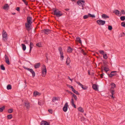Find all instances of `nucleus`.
<instances>
[{
  "label": "nucleus",
  "instance_id": "39",
  "mask_svg": "<svg viewBox=\"0 0 125 125\" xmlns=\"http://www.w3.org/2000/svg\"><path fill=\"white\" fill-rule=\"evenodd\" d=\"M88 15H89V17L92 18H95V16L94 15H92L90 13H88Z\"/></svg>",
  "mask_w": 125,
  "mask_h": 125
},
{
  "label": "nucleus",
  "instance_id": "7",
  "mask_svg": "<svg viewBox=\"0 0 125 125\" xmlns=\"http://www.w3.org/2000/svg\"><path fill=\"white\" fill-rule=\"evenodd\" d=\"M76 83L79 85H80L81 87L83 89L86 90L88 88V87L85 85H83L81 83L79 82H76Z\"/></svg>",
  "mask_w": 125,
  "mask_h": 125
},
{
  "label": "nucleus",
  "instance_id": "36",
  "mask_svg": "<svg viewBox=\"0 0 125 125\" xmlns=\"http://www.w3.org/2000/svg\"><path fill=\"white\" fill-rule=\"evenodd\" d=\"M72 95L74 97L75 100V101H77V97L76 96V95H75L74 94H73Z\"/></svg>",
  "mask_w": 125,
  "mask_h": 125
},
{
  "label": "nucleus",
  "instance_id": "5",
  "mask_svg": "<svg viewBox=\"0 0 125 125\" xmlns=\"http://www.w3.org/2000/svg\"><path fill=\"white\" fill-rule=\"evenodd\" d=\"M96 22L100 25H103L105 24V21L101 20H98L96 21Z\"/></svg>",
  "mask_w": 125,
  "mask_h": 125
},
{
  "label": "nucleus",
  "instance_id": "35",
  "mask_svg": "<svg viewBox=\"0 0 125 125\" xmlns=\"http://www.w3.org/2000/svg\"><path fill=\"white\" fill-rule=\"evenodd\" d=\"M104 70L107 73V72L109 70V69L108 68H107L106 67H104Z\"/></svg>",
  "mask_w": 125,
  "mask_h": 125
},
{
  "label": "nucleus",
  "instance_id": "23",
  "mask_svg": "<svg viewBox=\"0 0 125 125\" xmlns=\"http://www.w3.org/2000/svg\"><path fill=\"white\" fill-rule=\"evenodd\" d=\"M101 16L102 18H109V17L106 14H102Z\"/></svg>",
  "mask_w": 125,
  "mask_h": 125
},
{
  "label": "nucleus",
  "instance_id": "6",
  "mask_svg": "<svg viewBox=\"0 0 125 125\" xmlns=\"http://www.w3.org/2000/svg\"><path fill=\"white\" fill-rule=\"evenodd\" d=\"M42 31L44 32L45 34L48 35L51 33V31L48 29H44L42 30Z\"/></svg>",
  "mask_w": 125,
  "mask_h": 125
},
{
  "label": "nucleus",
  "instance_id": "50",
  "mask_svg": "<svg viewBox=\"0 0 125 125\" xmlns=\"http://www.w3.org/2000/svg\"><path fill=\"white\" fill-rule=\"evenodd\" d=\"M81 52L83 54V55H86V53L84 52V51L83 49L82 50Z\"/></svg>",
  "mask_w": 125,
  "mask_h": 125
},
{
  "label": "nucleus",
  "instance_id": "47",
  "mask_svg": "<svg viewBox=\"0 0 125 125\" xmlns=\"http://www.w3.org/2000/svg\"><path fill=\"white\" fill-rule=\"evenodd\" d=\"M99 52L101 54L103 55L104 54V52L103 51L101 50L99 51Z\"/></svg>",
  "mask_w": 125,
  "mask_h": 125
},
{
  "label": "nucleus",
  "instance_id": "38",
  "mask_svg": "<svg viewBox=\"0 0 125 125\" xmlns=\"http://www.w3.org/2000/svg\"><path fill=\"white\" fill-rule=\"evenodd\" d=\"M103 56V58L105 59H106L108 58L107 54L106 53L104 54Z\"/></svg>",
  "mask_w": 125,
  "mask_h": 125
},
{
  "label": "nucleus",
  "instance_id": "60",
  "mask_svg": "<svg viewBox=\"0 0 125 125\" xmlns=\"http://www.w3.org/2000/svg\"><path fill=\"white\" fill-rule=\"evenodd\" d=\"M46 63H47L48 62V58L47 57H46Z\"/></svg>",
  "mask_w": 125,
  "mask_h": 125
},
{
  "label": "nucleus",
  "instance_id": "28",
  "mask_svg": "<svg viewBox=\"0 0 125 125\" xmlns=\"http://www.w3.org/2000/svg\"><path fill=\"white\" fill-rule=\"evenodd\" d=\"M36 45L39 47H42V44L41 42L37 43L36 44Z\"/></svg>",
  "mask_w": 125,
  "mask_h": 125
},
{
  "label": "nucleus",
  "instance_id": "15",
  "mask_svg": "<svg viewBox=\"0 0 125 125\" xmlns=\"http://www.w3.org/2000/svg\"><path fill=\"white\" fill-rule=\"evenodd\" d=\"M73 49L71 48L70 46H69L67 49V52L69 53H71Z\"/></svg>",
  "mask_w": 125,
  "mask_h": 125
},
{
  "label": "nucleus",
  "instance_id": "2",
  "mask_svg": "<svg viewBox=\"0 0 125 125\" xmlns=\"http://www.w3.org/2000/svg\"><path fill=\"white\" fill-rule=\"evenodd\" d=\"M52 10L54 12V15H56L57 17H60L63 15L61 12L58 10H55L54 8H53Z\"/></svg>",
  "mask_w": 125,
  "mask_h": 125
},
{
  "label": "nucleus",
  "instance_id": "46",
  "mask_svg": "<svg viewBox=\"0 0 125 125\" xmlns=\"http://www.w3.org/2000/svg\"><path fill=\"white\" fill-rule=\"evenodd\" d=\"M13 110L12 109H10L8 110V113H12V112H13Z\"/></svg>",
  "mask_w": 125,
  "mask_h": 125
},
{
  "label": "nucleus",
  "instance_id": "61",
  "mask_svg": "<svg viewBox=\"0 0 125 125\" xmlns=\"http://www.w3.org/2000/svg\"><path fill=\"white\" fill-rule=\"evenodd\" d=\"M68 78L71 81H72L73 80V79H71L70 78V77L69 76L68 77Z\"/></svg>",
  "mask_w": 125,
  "mask_h": 125
},
{
  "label": "nucleus",
  "instance_id": "20",
  "mask_svg": "<svg viewBox=\"0 0 125 125\" xmlns=\"http://www.w3.org/2000/svg\"><path fill=\"white\" fill-rule=\"evenodd\" d=\"M93 89L95 90H98V87L96 84H94L92 86Z\"/></svg>",
  "mask_w": 125,
  "mask_h": 125
},
{
  "label": "nucleus",
  "instance_id": "40",
  "mask_svg": "<svg viewBox=\"0 0 125 125\" xmlns=\"http://www.w3.org/2000/svg\"><path fill=\"white\" fill-rule=\"evenodd\" d=\"M7 118L8 119H10L12 117V115L10 114L8 115L7 116Z\"/></svg>",
  "mask_w": 125,
  "mask_h": 125
},
{
  "label": "nucleus",
  "instance_id": "53",
  "mask_svg": "<svg viewBox=\"0 0 125 125\" xmlns=\"http://www.w3.org/2000/svg\"><path fill=\"white\" fill-rule=\"evenodd\" d=\"M64 57L63 55L60 56V58L61 60L62 61L63 60Z\"/></svg>",
  "mask_w": 125,
  "mask_h": 125
},
{
  "label": "nucleus",
  "instance_id": "41",
  "mask_svg": "<svg viewBox=\"0 0 125 125\" xmlns=\"http://www.w3.org/2000/svg\"><path fill=\"white\" fill-rule=\"evenodd\" d=\"M121 25L122 26L125 27V22H123L121 23Z\"/></svg>",
  "mask_w": 125,
  "mask_h": 125
},
{
  "label": "nucleus",
  "instance_id": "42",
  "mask_svg": "<svg viewBox=\"0 0 125 125\" xmlns=\"http://www.w3.org/2000/svg\"><path fill=\"white\" fill-rule=\"evenodd\" d=\"M73 92L77 95H79L80 94L79 93H78L77 91L75 90H74Z\"/></svg>",
  "mask_w": 125,
  "mask_h": 125
},
{
  "label": "nucleus",
  "instance_id": "27",
  "mask_svg": "<svg viewBox=\"0 0 125 125\" xmlns=\"http://www.w3.org/2000/svg\"><path fill=\"white\" fill-rule=\"evenodd\" d=\"M24 104H25V106L26 107L27 109H28L30 107L29 104L27 102H25Z\"/></svg>",
  "mask_w": 125,
  "mask_h": 125
},
{
  "label": "nucleus",
  "instance_id": "52",
  "mask_svg": "<svg viewBox=\"0 0 125 125\" xmlns=\"http://www.w3.org/2000/svg\"><path fill=\"white\" fill-rule=\"evenodd\" d=\"M121 13L123 14H125V11L123 10H121Z\"/></svg>",
  "mask_w": 125,
  "mask_h": 125
},
{
  "label": "nucleus",
  "instance_id": "48",
  "mask_svg": "<svg viewBox=\"0 0 125 125\" xmlns=\"http://www.w3.org/2000/svg\"><path fill=\"white\" fill-rule=\"evenodd\" d=\"M23 42L25 43L26 44H29V42L28 40H25Z\"/></svg>",
  "mask_w": 125,
  "mask_h": 125
},
{
  "label": "nucleus",
  "instance_id": "64",
  "mask_svg": "<svg viewBox=\"0 0 125 125\" xmlns=\"http://www.w3.org/2000/svg\"><path fill=\"white\" fill-rule=\"evenodd\" d=\"M31 49H32L30 48V49L29 52V53H31Z\"/></svg>",
  "mask_w": 125,
  "mask_h": 125
},
{
  "label": "nucleus",
  "instance_id": "32",
  "mask_svg": "<svg viewBox=\"0 0 125 125\" xmlns=\"http://www.w3.org/2000/svg\"><path fill=\"white\" fill-rule=\"evenodd\" d=\"M5 107L4 106H3L1 107L0 108V112H2L3 110L5 109Z\"/></svg>",
  "mask_w": 125,
  "mask_h": 125
},
{
  "label": "nucleus",
  "instance_id": "16",
  "mask_svg": "<svg viewBox=\"0 0 125 125\" xmlns=\"http://www.w3.org/2000/svg\"><path fill=\"white\" fill-rule=\"evenodd\" d=\"M40 63H38L35 64L34 65V67L35 68L37 69L40 67Z\"/></svg>",
  "mask_w": 125,
  "mask_h": 125
},
{
  "label": "nucleus",
  "instance_id": "62",
  "mask_svg": "<svg viewBox=\"0 0 125 125\" xmlns=\"http://www.w3.org/2000/svg\"><path fill=\"white\" fill-rule=\"evenodd\" d=\"M111 73H116L117 72L116 71H112L111 72Z\"/></svg>",
  "mask_w": 125,
  "mask_h": 125
},
{
  "label": "nucleus",
  "instance_id": "9",
  "mask_svg": "<svg viewBox=\"0 0 125 125\" xmlns=\"http://www.w3.org/2000/svg\"><path fill=\"white\" fill-rule=\"evenodd\" d=\"M44 68L42 69V74L43 75H42V76H45V75L46 74L47 72L46 69L45 65H44Z\"/></svg>",
  "mask_w": 125,
  "mask_h": 125
},
{
  "label": "nucleus",
  "instance_id": "43",
  "mask_svg": "<svg viewBox=\"0 0 125 125\" xmlns=\"http://www.w3.org/2000/svg\"><path fill=\"white\" fill-rule=\"evenodd\" d=\"M108 29L109 30H111L112 29V27L111 25H109L108 26Z\"/></svg>",
  "mask_w": 125,
  "mask_h": 125
},
{
  "label": "nucleus",
  "instance_id": "55",
  "mask_svg": "<svg viewBox=\"0 0 125 125\" xmlns=\"http://www.w3.org/2000/svg\"><path fill=\"white\" fill-rule=\"evenodd\" d=\"M17 11H19L20 10V8L19 7H17L16 9Z\"/></svg>",
  "mask_w": 125,
  "mask_h": 125
},
{
  "label": "nucleus",
  "instance_id": "25",
  "mask_svg": "<svg viewBox=\"0 0 125 125\" xmlns=\"http://www.w3.org/2000/svg\"><path fill=\"white\" fill-rule=\"evenodd\" d=\"M76 40L77 42H78L80 43H82L81 40L80 38L77 37L76 38Z\"/></svg>",
  "mask_w": 125,
  "mask_h": 125
},
{
  "label": "nucleus",
  "instance_id": "11",
  "mask_svg": "<svg viewBox=\"0 0 125 125\" xmlns=\"http://www.w3.org/2000/svg\"><path fill=\"white\" fill-rule=\"evenodd\" d=\"M41 125H50V124L46 121H42L41 123Z\"/></svg>",
  "mask_w": 125,
  "mask_h": 125
},
{
  "label": "nucleus",
  "instance_id": "22",
  "mask_svg": "<svg viewBox=\"0 0 125 125\" xmlns=\"http://www.w3.org/2000/svg\"><path fill=\"white\" fill-rule=\"evenodd\" d=\"M21 46L23 50V51H25L26 49V47L25 44H24L22 43L21 44Z\"/></svg>",
  "mask_w": 125,
  "mask_h": 125
},
{
  "label": "nucleus",
  "instance_id": "33",
  "mask_svg": "<svg viewBox=\"0 0 125 125\" xmlns=\"http://www.w3.org/2000/svg\"><path fill=\"white\" fill-rule=\"evenodd\" d=\"M0 69L1 70H5V68L3 64L1 65H0Z\"/></svg>",
  "mask_w": 125,
  "mask_h": 125
},
{
  "label": "nucleus",
  "instance_id": "4",
  "mask_svg": "<svg viewBox=\"0 0 125 125\" xmlns=\"http://www.w3.org/2000/svg\"><path fill=\"white\" fill-rule=\"evenodd\" d=\"M2 40L4 41H6L8 39V37L6 32L3 30L2 33Z\"/></svg>",
  "mask_w": 125,
  "mask_h": 125
},
{
  "label": "nucleus",
  "instance_id": "56",
  "mask_svg": "<svg viewBox=\"0 0 125 125\" xmlns=\"http://www.w3.org/2000/svg\"><path fill=\"white\" fill-rule=\"evenodd\" d=\"M104 74L103 73L101 74L100 75V77L102 78H103V76L104 75Z\"/></svg>",
  "mask_w": 125,
  "mask_h": 125
},
{
  "label": "nucleus",
  "instance_id": "29",
  "mask_svg": "<svg viewBox=\"0 0 125 125\" xmlns=\"http://www.w3.org/2000/svg\"><path fill=\"white\" fill-rule=\"evenodd\" d=\"M111 89L114 88L116 86L115 84L113 83H111Z\"/></svg>",
  "mask_w": 125,
  "mask_h": 125
},
{
  "label": "nucleus",
  "instance_id": "1",
  "mask_svg": "<svg viewBox=\"0 0 125 125\" xmlns=\"http://www.w3.org/2000/svg\"><path fill=\"white\" fill-rule=\"evenodd\" d=\"M27 23H25V27L26 30L28 31H30L31 29V26L32 23V17H31L28 16L27 18Z\"/></svg>",
  "mask_w": 125,
  "mask_h": 125
},
{
  "label": "nucleus",
  "instance_id": "54",
  "mask_svg": "<svg viewBox=\"0 0 125 125\" xmlns=\"http://www.w3.org/2000/svg\"><path fill=\"white\" fill-rule=\"evenodd\" d=\"M66 91L68 92V93H70V94H73V93L72 92L69 91V90H66Z\"/></svg>",
  "mask_w": 125,
  "mask_h": 125
},
{
  "label": "nucleus",
  "instance_id": "17",
  "mask_svg": "<svg viewBox=\"0 0 125 125\" xmlns=\"http://www.w3.org/2000/svg\"><path fill=\"white\" fill-rule=\"evenodd\" d=\"M71 60L70 58L68 56L66 59V63L67 65H68L70 62Z\"/></svg>",
  "mask_w": 125,
  "mask_h": 125
},
{
  "label": "nucleus",
  "instance_id": "59",
  "mask_svg": "<svg viewBox=\"0 0 125 125\" xmlns=\"http://www.w3.org/2000/svg\"><path fill=\"white\" fill-rule=\"evenodd\" d=\"M67 86L69 87V88H71V86H72L71 85H69V84H67Z\"/></svg>",
  "mask_w": 125,
  "mask_h": 125
},
{
  "label": "nucleus",
  "instance_id": "26",
  "mask_svg": "<svg viewBox=\"0 0 125 125\" xmlns=\"http://www.w3.org/2000/svg\"><path fill=\"white\" fill-rule=\"evenodd\" d=\"M78 111L81 112L83 113L84 112V110L83 108L81 107H80L78 108Z\"/></svg>",
  "mask_w": 125,
  "mask_h": 125
},
{
  "label": "nucleus",
  "instance_id": "30",
  "mask_svg": "<svg viewBox=\"0 0 125 125\" xmlns=\"http://www.w3.org/2000/svg\"><path fill=\"white\" fill-rule=\"evenodd\" d=\"M7 89L8 90H10L11 89V85L10 84H9L7 86Z\"/></svg>",
  "mask_w": 125,
  "mask_h": 125
},
{
  "label": "nucleus",
  "instance_id": "45",
  "mask_svg": "<svg viewBox=\"0 0 125 125\" xmlns=\"http://www.w3.org/2000/svg\"><path fill=\"white\" fill-rule=\"evenodd\" d=\"M110 93H111L112 95H114V90L111 89L110 90Z\"/></svg>",
  "mask_w": 125,
  "mask_h": 125
},
{
  "label": "nucleus",
  "instance_id": "58",
  "mask_svg": "<svg viewBox=\"0 0 125 125\" xmlns=\"http://www.w3.org/2000/svg\"><path fill=\"white\" fill-rule=\"evenodd\" d=\"M33 46V43L32 42H30V46Z\"/></svg>",
  "mask_w": 125,
  "mask_h": 125
},
{
  "label": "nucleus",
  "instance_id": "18",
  "mask_svg": "<svg viewBox=\"0 0 125 125\" xmlns=\"http://www.w3.org/2000/svg\"><path fill=\"white\" fill-rule=\"evenodd\" d=\"M59 97H53L52 99V101L53 102H54L56 100H59Z\"/></svg>",
  "mask_w": 125,
  "mask_h": 125
},
{
  "label": "nucleus",
  "instance_id": "49",
  "mask_svg": "<svg viewBox=\"0 0 125 125\" xmlns=\"http://www.w3.org/2000/svg\"><path fill=\"white\" fill-rule=\"evenodd\" d=\"M22 1L24 2L25 4L27 6L28 5V3L27 2L26 0H22Z\"/></svg>",
  "mask_w": 125,
  "mask_h": 125
},
{
  "label": "nucleus",
  "instance_id": "51",
  "mask_svg": "<svg viewBox=\"0 0 125 125\" xmlns=\"http://www.w3.org/2000/svg\"><path fill=\"white\" fill-rule=\"evenodd\" d=\"M48 111L51 114H52L53 113V111L51 109H48Z\"/></svg>",
  "mask_w": 125,
  "mask_h": 125
},
{
  "label": "nucleus",
  "instance_id": "24",
  "mask_svg": "<svg viewBox=\"0 0 125 125\" xmlns=\"http://www.w3.org/2000/svg\"><path fill=\"white\" fill-rule=\"evenodd\" d=\"M9 7V5L8 4H5L3 7V9L4 10H6Z\"/></svg>",
  "mask_w": 125,
  "mask_h": 125
},
{
  "label": "nucleus",
  "instance_id": "8",
  "mask_svg": "<svg viewBox=\"0 0 125 125\" xmlns=\"http://www.w3.org/2000/svg\"><path fill=\"white\" fill-rule=\"evenodd\" d=\"M68 107V103L67 102H66L62 109L63 111L65 112H66L67 110Z\"/></svg>",
  "mask_w": 125,
  "mask_h": 125
},
{
  "label": "nucleus",
  "instance_id": "31",
  "mask_svg": "<svg viewBox=\"0 0 125 125\" xmlns=\"http://www.w3.org/2000/svg\"><path fill=\"white\" fill-rule=\"evenodd\" d=\"M89 17V16L88 14L87 15H84L83 16V18L84 19H85L88 18Z\"/></svg>",
  "mask_w": 125,
  "mask_h": 125
},
{
  "label": "nucleus",
  "instance_id": "10",
  "mask_svg": "<svg viewBox=\"0 0 125 125\" xmlns=\"http://www.w3.org/2000/svg\"><path fill=\"white\" fill-rule=\"evenodd\" d=\"M5 62L8 64H10V62L8 56L5 54Z\"/></svg>",
  "mask_w": 125,
  "mask_h": 125
},
{
  "label": "nucleus",
  "instance_id": "14",
  "mask_svg": "<svg viewBox=\"0 0 125 125\" xmlns=\"http://www.w3.org/2000/svg\"><path fill=\"white\" fill-rule=\"evenodd\" d=\"M117 74L116 73H111V72L110 74H108V75L109 77L111 78L113 76L116 75Z\"/></svg>",
  "mask_w": 125,
  "mask_h": 125
},
{
  "label": "nucleus",
  "instance_id": "21",
  "mask_svg": "<svg viewBox=\"0 0 125 125\" xmlns=\"http://www.w3.org/2000/svg\"><path fill=\"white\" fill-rule=\"evenodd\" d=\"M34 95L35 96H36L37 95H40L41 94L37 91H35L33 93Z\"/></svg>",
  "mask_w": 125,
  "mask_h": 125
},
{
  "label": "nucleus",
  "instance_id": "34",
  "mask_svg": "<svg viewBox=\"0 0 125 125\" xmlns=\"http://www.w3.org/2000/svg\"><path fill=\"white\" fill-rule=\"evenodd\" d=\"M120 19L122 21H124L125 20V16H121L120 17Z\"/></svg>",
  "mask_w": 125,
  "mask_h": 125
},
{
  "label": "nucleus",
  "instance_id": "19",
  "mask_svg": "<svg viewBox=\"0 0 125 125\" xmlns=\"http://www.w3.org/2000/svg\"><path fill=\"white\" fill-rule=\"evenodd\" d=\"M71 103L72 106L74 107L75 108H76V106L74 104V99L73 98L71 99Z\"/></svg>",
  "mask_w": 125,
  "mask_h": 125
},
{
  "label": "nucleus",
  "instance_id": "44",
  "mask_svg": "<svg viewBox=\"0 0 125 125\" xmlns=\"http://www.w3.org/2000/svg\"><path fill=\"white\" fill-rule=\"evenodd\" d=\"M125 33L123 32L122 33V34H121L119 35V37H122L124 36H125Z\"/></svg>",
  "mask_w": 125,
  "mask_h": 125
},
{
  "label": "nucleus",
  "instance_id": "13",
  "mask_svg": "<svg viewBox=\"0 0 125 125\" xmlns=\"http://www.w3.org/2000/svg\"><path fill=\"white\" fill-rule=\"evenodd\" d=\"M58 50L60 52V56L63 55V53L62 52V47H60L58 48Z\"/></svg>",
  "mask_w": 125,
  "mask_h": 125
},
{
  "label": "nucleus",
  "instance_id": "37",
  "mask_svg": "<svg viewBox=\"0 0 125 125\" xmlns=\"http://www.w3.org/2000/svg\"><path fill=\"white\" fill-rule=\"evenodd\" d=\"M119 12V11L118 10H115L114 12L115 13L116 15H119V13H118Z\"/></svg>",
  "mask_w": 125,
  "mask_h": 125
},
{
  "label": "nucleus",
  "instance_id": "12",
  "mask_svg": "<svg viewBox=\"0 0 125 125\" xmlns=\"http://www.w3.org/2000/svg\"><path fill=\"white\" fill-rule=\"evenodd\" d=\"M85 1L83 0H79L77 1V3L79 6H80L82 5V3H85Z\"/></svg>",
  "mask_w": 125,
  "mask_h": 125
},
{
  "label": "nucleus",
  "instance_id": "3",
  "mask_svg": "<svg viewBox=\"0 0 125 125\" xmlns=\"http://www.w3.org/2000/svg\"><path fill=\"white\" fill-rule=\"evenodd\" d=\"M22 67L24 69L27 70L32 73L33 77H34L35 76V73L32 69L27 68L24 66H23Z\"/></svg>",
  "mask_w": 125,
  "mask_h": 125
},
{
  "label": "nucleus",
  "instance_id": "57",
  "mask_svg": "<svg viewBox=\"0 0 125 125\" xmlns=\"http://www.w3.org/2000/svg\"><path fill=\"white\" fill-rule=\"evenodd\" d=\"M71 89L72 90L73 92L74 91V90H75L72 86H71Z\"/></svg>",
  "mask_w": 125,
  "mask_h": 125
},
{
  "label": "nucleus",
  "instance_id": "63",
  "mask_svg": "<svg viewBox=\"0 0 125 125\" xmlns=\"http://www.w3.org/2000/svg\"><path fill=\"white\" fill-rule=\"evenodd\" d=\"M82 10H84V6L83 5H82Z\"/></svg>",
  "mask_w": 125,
  "mask_h": 125
}]
</instances>
